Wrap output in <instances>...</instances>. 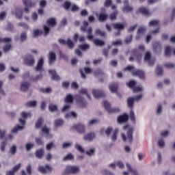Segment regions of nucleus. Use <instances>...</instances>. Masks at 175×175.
I'll return each instance as SVG.
<instances>
[{
    "label": "nucleus",
    "instance_id": "f257e3e1",
    "mask_svg": "<svg viewBox=\"0 0 175 175\" xmlns=\"http://www.w3.org/2000/svg\"><path fill=\"white\" fill-rule=\"evenodd\" d=\"M21 116L22 117V118L23 119H19V122L21 124V125H17L15 128H14L12 130V133H17V132L18 131H23L24 129V125H25V120H27V118H29L31 117H32V114L29 112H25V111H23L21 113Z\"/></svg>",
    "mask_w": 175,
    "mask_h": 175
},
{
    "label": "nucleus",
    "instance_id": "f03ea898",
    "mask_svg": "<svg viewBox=\"0 0 175 175\" xmlns=\"http://www.w3.org/2000/svg\"><path fill=\"white\" fill-rule=\"evenodd\" d=\"M123 129H128L126 135L124 133L121 134L123 142L132 144L133 142V127H129V126L126 125L123 127Z\"/></svg>",
    "mask_w": 175,
    "mask_h": 175
},
{
    "label": "nucleus",
    "instance_id": "7ed1b4c3",
    "mask_svg": "<svg viewBox=\"0 0 175 175\" xmlns=\"http://www.w3.org/2000/svg\"><path fill=\"white\" fill-rule=\"evenodd\" d=\"M135 103V98L133 97H130L127 99V106L131 109L129 118L131 120L132 122H136V118L135 117V112L133 111V105Z\"/></svg>",
    "mask_w": 175,
    "mask_h": 175
},
{
    "label": "nucleus",
    "instance_id": "20e7f679",
    "mask_svg": "<svg viewBox=\"0 0 175 175\" xmlns=\"http://www.w3.org/2000/svg\"><path fill=\"white\" fill-rule=\"evenodd\" d=\"M124 70L131 72L133 76H137L139 79H144L145 77L144 72L140 70H135L133 66H128L127 68H124Z\"/></svg>",
    "mask_w": 175,
    "mask_h": 175
},
{
    "label": "nucleus",
    "instance_id": "39448f33",
    "mask_svg": "<svg viewBox=\"0 0 175 175\" xmlns=\"http://www.w3.org/2000/svg\"><path fill=\"white\" fill-rule=\"evenodd\" d=\"M64 102L66 104L64 106L62 111H69V110H70L72 104L73 103V96L72 94H68L64 99Z\"/></svg>",
    "mask_w": 175,
    "mask_h": 175
},
{
    "label": "nucleus",
    "instance_id": "423d86ee",
    "mask_svg": "<svg viewBox=\"0 0 175 175\" xmlns=\"http://www.w3.org/2000/svg\"><path fill=\"white\" fill-rule=\"evenodd\" d=\"M87 27H88V22L84 21L83 26L81 27V31L82 32H88V40H92L94 39V36L92 35V28L88 27L87 29Z\"/></svg>",
    "mask_w": 175,
    "mask_h": 175
},
{
    "label": "nucleus",
    "instance_id": "0eeeda50",
    "mask_svg": "<svg viewBox=\"0 0 175 175\" xmlns=\"http://www.w3.org/2000/svg\"><path fill=\"white\" fill-rule=\"evenodd\" d=\"M80 173V168L78 166L68 165L66 167L65 174H77Z\"/></svg>",
    "mask_w": 175,
    "mask_h": 175
},
{
    "label": "nucleus",
    "instance_id": "6e6552de",
    "mask_svg": "<svg viewBox=\"0 0 175 175\" xmlns=\"http://www.w3.org/2000/svg\"><path fill=\"white\" fill-rule=\"evenodd\" d=\"M103 105L105 109L108 111V113H118V111H120V109L118 108H112L110 103L107 101H104Z\"/></svg>",
    "mask_w": 175,
    "mask_h": 175
},
{
    "label": "nucleus",
    "instance_id": "1a4fd4ad",
    "mask_svg": "<svg viewBox=\"0 0 175 175\" xmlns=\"http://www.w3.org/2000/svg\"><path fill=\"white\" fill-rule=\"evenodd\" d=\"M92 95L96 99H99V98H103L105 96V92L99 89H93Z\"/></svg>",
    "mask_w": 175,
    "mask_h": 175
},
{
    "label": "nucleus",
    "instance_id": "9d476101",
    "mask_svg": "<svg viewBox=\"0 0 175 175\" xmlns=\"http://www.w3.org/2000/svg\"><path fill=\"white\" fill-rule=\"evenodd\" d=\"M72 129H75L78 133L83 135V133H85V126L82 124H75L72 126Z\"/></svg>",
    "mask_w": 175,
    "mask_h": 175
},
{
    "label": "nucleus",
    "instance_id": "9b49d317",
    "mask_svg": "<svg viewBox=\"0 0 175 175\" xmlns=\"http://www.w3.org/2000/svg\"><path fill=\"white\" fill-rule=\"evenodd\" d=\"M145 61L148 63L149 66H152L155 64V59L151 57V52L148 51L145 55Z\"/></svg>",
    "mask_w": 175,
    "mask_h": 175
},
{
    "label": "nucleus",
    "instance_id": "f8f14e48",
    "mask_svg": "<svg viewBox=\"0 0 175 175\" xmlns=\"http://www.w3.org/2000/svg\"><path fill=\"white\" fill-rule=\"evenodd\" d=\"M25 65H27V66H32L35 64V59H33V56L31 55H28L24 59Z\"/></svg>",
    "mask_w": 175,
    "mask_h": 175
},
{
    "label": "nucleus",
    "instance_id": "ddd939ff",
    "mask_svg": "<svg viewBox=\"0 0 175 175\" xmlns=\"http://www.w3.org/2000/svg\"><path fill=\"white\" fill-rule=\"evenodd\" d=\"M12 14L15 16L16 18H18L19 20H21L23 17V10L20 8H16L12 11Z\"/></svg>",
    "mask_w": 175,
    "mask_h": 175
},
{
    "label": "nucleus",
    "instance_id": "4468645a",
    "mask_svg": "<svg viewBox=\"0 0 175 175\" xmlns=\"http://www.w3.org/2000/svg\"><path fill=\"white\" fill-rule=\"evenodd\" d=\"M152 47L156 54H161L162 53V45L159 42L153 43Z\"/></svg>",
    "mask_w": 175,
    "mask_h": 175
},
{
    "label": "nucleus",
    "instance_id": "2eb2a0df",
    "mask_svg": "<svg viewBox=\"0 0 175 175\" xmlns=\"http://www.w3.org/2000/svg\"><path fill=\"white\" fill-rule=\"evenodd\" d=\"M146 27H142L137 30V36L135 37L136 40H139L143 38V34L146 33Z\"/></svg>",
    "mask_w": 175,
    "mask_h": 175
},
{
    "label": "nucleus",
    "instance_id": "dca6fc26",
    "mask_svg": "<svg viewBox=\"0 0 175 175\" xmlns=\"http://www.w3.org/2000/svg\"><path fill=\"white\" fill-rule=\"evenodd\" d=\"M76 99L81 107H85V106H87V101L85 100V99H84V98H81L80 95H77Z\"/></svg>",
    "mask_w": 175,
    "mask_h": 175
},
{
    "label": "nucleus",
    "instance_id": "f3484780",
    "mask_svg": "<svg viewBox=\"0 0 175 175\" xmlns=\"http://www.w3.org/2000/svg\"><path fill=\"white\" fill-rule=\"evenodd\" d=\"M58 42L60 44H67L69 49H73V46H75V44H73V42H72L70 39H68L67 41H65V40L63 39H59Z\"/></svg>",
    "mask_w": 175,
    "mask_h": 175
},
{
    "label": "nucleus",
    "instance_id": "a211bd4d",
    "mask_svg": "<svg viewBox=\"0 0 175 175\" xmlns=\"http://www.w3.org/2000/svg\"><path fill=\"white\" fill-rule=\"evenodd\" d=\"M44 62V59H43V57H41L37 64V66L36 67V70L37 72H43V64Z\"/></svg>",
    "mask_w": 175,
    "mask_h": 175
},
{
    "label": "nucleus",
    "instance_id": "6ab92c4d",
    "mask_svg": "<svg viewBox=\"0 0 175 175\" xmlns=\"http://www.w3.org/2000/svg\"><path fill=\"white\" fill-rule=\"evenodd\" d=\"M111 7L114 12L109 15V18L110 20H116V18H117V14H118V11L116 10L117 6H116V5H111Z\"/></svg>",
    "mask_w": 175,
    "mask_h": 175
},
{
    "label": "nucleus",
    "instance_id": "aec40b11",
    "mask_svg": "<svg viewBox=\"0 0 175 175\" xmlns=\"http://www.w3.org/2000/svg\"><path fill=\"white\" fill-rule=\"evenodd\" d=\"M38 170L41 173L44 174L46 173H49V172H51V167H50V165L40 166L38 167Z\"/></svg>",
    "mask_w": 175,
    "mask_h": 175
},
{
    "label": "nucleus",
    "instance_id": "412c9836",
    "mask_svg": "<svg viewBox=\"0 0 175 175\" xmlns=\"http://www.w3.org/2000/svg\"><path fill=\"white\" fill-rule=\"evenodd\" d=\"M124 6L122 8V11L124 12L129 13V12H132V10H133V8L132 7L128 5L129 4L128 0H124Z\"/></svg>",
    "mask_w": 175,
    "mask_h": 175
},
{
    "label": "nucleus",
    "instance_id": "4be33fe9",
    "mask_svg": "<svg viewBox=\"0 0 175 175\" xmlns=\"http://www.w3.org/2000/svg\"><path fill=\"white\" fill-rule=\"evenodd\" d=\"M118 88V85L117 83H112V84L109 85V89L111 91V92H113V93L116 92V95H118V96H119V98H121V96H120L118 92H117Z\"/></svg>",
    "mask_w": 175,
    "mask_h": 175
},
{
    "label": "nucleus",
    "instance_id": "5701e85b",
    "mask_svg": "<svg viewBox=\"0 0 175 175\" xmlns=\"http://www.w3.org/2000/svg\"><path fill=\"white\" fill-rule=\"evenodd\" d=\"M42 132L45 135L46 139H51V137H53V135L50 134V129L47 128V126H44L42 129Z\"/></svg>",
    "mask_w": 175,
    "mask_h": 175
},
{
    "label": "nucleus",
    "instance_id": "b1692460",
    "mask_svg": "<svg viewBox=\"0 0 175 175\" xmlns=\"http://www.w3.org/2000/svg\"><path fill=\"white\" fill-rule=\"evenodd\" d=\"M95 137V133H90L83 136L84 140L86 142H92Z\"/></svg>",
    "mask_w": 175,
    "mask_h": 175
},
{
    "label": "nucleus",
    "instance_id": "393cba45",
    "mask_svg": "<svg viewBox=\"0 0 175 175\" xmlns=\"http://www.w3.org/2000/svg\"><path fill=\"white\" fill-rule=\"evenodd\" d=\"M126 166L128 169V172L129 173H131L133 175H139V173L137 172V171L136 170V169L132 167V166L131 165V164H129V163H126Z\"/></svg>",
    "mask_w": 175,
    "mask_h": 175
},
{
    "label": "nucleus",
    "instance_id": "a878e982",
    "mask_svg": "<svg viewBox=\"0 0 175 175\" xmlns=\"http://www.w3.org/2000/svg\"><path fill=\"white\" fill-rule=\"evenodd\" d=\"M55 59H57V56L54 52H50L49 56V65L54 64L55 62Z\"/></svg>",
    "mask_w": 175,
    "mask_h": 175
},
{
    "label": "nucleus",
    "instance_id": "bb28decb",
    "mask_svg": "<svg viewBox=\"0 0 175 175\" xmlns=\"http://www.w3.org/2000/svg\"><path fill=\"white\" fill-rule=\"evenodd\" d=\"M28 88H29V83L27 81H23L21 84V91L23 92H25V91H28Z\"/></svg>",
    "mask_w": 175,
    "mask_h": 175
},
{
    "label": "nucleus",
    "instance_id": "cd10ccee",
    "mask_svg": "<svg viewBox=\"0 0 175 175\" xmlns=\"http://www.w3.org/2000/svg\"><path fill=\"white\" fill-rule=\"evenodd\" d=\"M49 73L52 75V80H55L57 81L59 80V76L57 75V72H55V70H49Z\"/></svg>",
    "mask_w": 175,
    "mask_h": 175
},
{
    "label": "nucleus",
    "instance_id": "c85d7f7f",
    "mask_svg": "<svg viewBox=\"0 0 175 175\" xmlns=\"http://www.w3.org/2000/svg\"><path fill=\"white\" fill-rule=\"evenodd\" d=\"M139 13H142V14H144V16H149L150 11L146 7H141L138 10Z\"/></svg>",
    "mask_w": 175,
    "mask_h": 175
},
{
    "label": "nucleus",
    "instance_id": "c756f323",
    "mask_svg": "<svg viewBox=\"0 0 175 175\" xmlns=\"http://www.w3.org/2000/svg\"><path fill=\"white\" fill-rule=\"evenodd\" d=\"M128 121V115H122L118 118V122L122 124V122H126Z\"/></svg>",
    "mask_w": 175,
    "mask_h": 175
},
{
    "label": "nucleus",
    "instance_id": "7c9ffc66",
    "mask_svg": "<svg viewBox=\"0 0 175 175\" xmlns=\"http://www.w3.org/2000/svg\"><path fill=\"white\" fill-rule=\"evenodd\" d=\"M112 25L115 29H118V31H121V29L125 28V25L122 23H113Z\"/></svg>",
    "mask_w": 175,
    "mask_h": 175
},
{
    "label": "nucleus",
    "instance_id": "2f4dec72",
    "mask_svg": "<svg viewBox=\"0 0 175 175\" xmlns=\"http://www.w3.org/2000/svg\"><path fill=\"white\" fill-rule=\"evenodd\" d=\"M54 124H55V126L56 128H61V126H62V125H64V120L57 119L55 120Z\"/></svg>",
    "mask_w": 175,
    "mask_h": 175
},
{
    "label": "nucleus",
    "instance_id": "473e14b6",
    "mask_svg": "<svg viewBox=\"0 0 175 175\" xmlns=\"http://www.w3.org/2000/svg\"><path fill=\"white\" fill-rule=\"evenodd\" d=\"M23 2L26 8H32V6H35V3L32 2L31 0H23Z\"/></svg>",
    "mask_w": 175,
    "mask_h": 175
},
{
    "label": "nucleus",
    "instance_id": "72a5a7b5",
    "mask_svg": "<svg viewBox=\"0 0 175 175\" xmlns=\"http://www.w3.org/2000/svg\"><path fill=\"white\" fill-rule=\"evenodd\" d=\"M118 132H119L118 129H114V131L112 133V135L111 137L112 142H116V140H117V136H118Z\"/></svg>",
    "mask_w": 175,
    "mask_h": 175
},
{
    "label": "nucleus",
    "instance_id": "f704fd0d",
    "mask_svg": "<svg viewBox=\"0 0 175 175\" xmlns=\"http://www.w3.org/2000/svg\"><path fill=\"white\" fill-rule=\"evenodd\" d=\"M47 25L49 27H55L57 25V23H55V18H51L47 21Z\"/></svg>",
    "mask_w": 175,
    "mask_h": 175
},
{
    "label": "nucleus",
    "instance_id": "c9c22d12",
    "mask_svg": "<svg viewBox=\"0 0 175 175\" xmlns=\"http://www.w3.org/2000/svg\"><path fill=\"white\" fill-rule=\"evenodd\" d=\"M76 117H77L76 112H70L65 115V118H66V120H69L70 118H76Z\"/></svg>",
    "mask_w": 175,
    "mask_h": 175
},
{
    "label": "nucleus",
    "instance_id": "e433bc0d",
    "mask_svg": "<svg viewBox=\"0 0 175 175\" xmlns=\"http://www.w3.org/2000/svg\"><path fill=\"white\" fill-rule=\"evenodd\" d=\"M12 39L9 42H4L5 43H7L6 45L3 47V50L4 53H8L10 49H12V45H10V42Z\"/></svg>",
    "mask_w": 175,
    "mask_h": 175
},
{
    "label": "nucleus",
    "instance_id": "4c0bfd02",
    "mask_svg": "<svg viewBox=\"0 0 175 175\" xmlns=\"http://www.w3.org/2000/svg\"><path fill=\"white\" fill-rule=\"evenodd\" d=\"M165 57H170L172 55V48L170 46L165 47Z\"/></svg>",
    "mask_w": 175,
    "mask_h": 175
},
{
    "label": "nucleus",
    "instance_id": "58836bf2",
    "mask_svg": "<svg viewBox=\"0 0 175 175\" xmlns=\"http://www.w3.org/2000/svg\"><path fill=\"white\" fill-rule=\"evenodd\" d=\"M44 154V152L43 151V149H39L36 152V157L37 158L40 159L42 158V157H43Z\"/></svg>",
    "mask_w": 175,
    "mask_h": 175
},
{
    "label": "nucleus",
    "instance_id": "ea45409f",
    "mask_svg": "<svg viewBox=\"0 0 175 175\" xmlns=\"http://www.w3.org/2000/svg\"><path fill=\"white\" fill-rule=\"evenodd\" d=\"M149 27H159V21L153 20L149 22Z\"/></svg>",
    "mask_w": 175,
    "mask_h": 175
},
{
    "label": "nucleus",
    "instance_id": "a19ab883",
    "mask_svg": "<svg viewBox=\"0 0 175 175\" xmlns=\"http://www.w3.org/2000/svg\"><path fill=\"white\" fill-rule=\"evenodd\" d=\"M157 144L160 148H165V139L161 138L158 140Z\"/></svg>",
    "mask_w": 175,
    "mask_h": 175
},
{
    "label": "nucleus",
    "instance_id": "79ce46f5",
    "mask_svg": "<svg viewBox=\"0 0 175 175\" xmlns=\"http://www.w3.org/2000/svg\"><path fill=\"white\" fill-rule=\"evenodd\" d=\"M133 92H141L143 91V86L142 85H135L133 88Z\"/></svg>",
    "mask_w": 175,
    "mask_h": 175
},
{
    "label": "nucleus",
    "instance_id": "37998d69",
    "mask_svg": "<svg viewBox=\"0 0 175 175\" xmlns=\"http://www.w3.org/2000/svg\"><path fill=\"white\" fill-rule=\"evenodd\" d=\"M93 42L96 46H103L105 44V42L99 39L93 40Z\"/></svg>",
    "mask_w": 175,
    "mask_h": 175
},
{
    "label": "nucleus",
    "instance_id": "c03bdc74",
    "mask_svg": "<svg viewBox=\"0 0 175 175\" xmlns=\"http://www.w3.org/2000/svg\"><path fill=\"white\" fill-rule=\"evenodd\" d=\"M75 148H76V150H77V151H79L81 153H83L85 152L84 148H83V146H81V145L79 144H75Z\"/></svg>",
    "mask_w": 175,
    "mask_h": 175
},
{
    "label": "nucleus",
    "instance_id": "a18cd8bd",
    "mask_svg": "<svg viewBox=\"0 0 175 175\" xmlns=\"http://www.w3.org/2000/svg\"><path fill=\"white\" fill-rule=\"evenodd\" d=\"M163 73V70L162 69V67L158 66L156 69V74L157 76H162Z\"/></svg>",
    "mask_w": 175,
    "mask_h": 175
},
{
    "label": "nucleus",
    "instance_id": "49530a36",
    "mask_svg": "<svg viewBox=\"0 0 175 175\" xmlns=\"http://www.w3.org/2000/svg\"><path fill=\"white\" fill-rule=\"evenodd\" d=\"M95 154V148H91L89 150L86 151V154L88 155V157H92Z\"/></svg>",
    "mask_w": 175,
    "mask_h": 175
},
{
    "label": "nucleus",
    "instance_id": "de8ad7c7",
    "mask_svg": "<svg viewBox=\"0 0 175 175\" xmlns=\"http://www.w3.org/2000/svg\"><path fill=\"white\" fill-rule=\"evenodd\" d=\"M42 124H43V118H40L36 123V129H39L42 126Z\"/></svg>",
    "mask_w": 175,
    "mask_h": 175
},
{
    "label": "nucleus",
    "instance_id": "09e8293b",
    "mask_svg": "<svg viewBox=\"0 0 175 175\" xmlns=\"http://www.w3.org/2000/svg\"><path fill=\"white\" fill-rule=\"evenodd\" d=\"M79 94H85V95L88 96V99H91V96L88 94V91L86 88H82L79 91Z\"/></svg>",
    "mask_w": 175,
    "mask_h": 175
},
{
    "label": "nucleus",
    "instance_id": "8fccbe9b",
    "mask_svg": "<svg viewBox=\"0 0 175 175\" xmlns=\"http://www.w3.org/2000/svg\"><path fill=\"white\" fill-rule=\"evenodd\" d=\"M162 111H163V107L162 105H159L157 106V110H156V114L157 116H161V114H162Z\"/></svg>",
    "mask_w": 175,
    "mask_h": 175
},
{
    "label": "nucleus",
    "instance_id": "3c124183",
    "mask_svg": "<svg viewBox=\"0 0 175 175\" xmlns=\"http://www.w3.org/2000/svg\"><path fill=\"white\" fill-rule=\"evenodd\" d=\"M95 33L96 35H100V36H105L106 35L105 31H103L99 29H96Z\"/></svg>",
    "mask_w": 175,
    "mask_h": 175
},
{
    "label": "nucleus",
    "instance_id": "603ef678",
    "mask_svg": "<svg viewBox=\"0 0 175 175\" xmlns=\"http://www.w3.org/2000/svg\"><path fill=\"white\" fill-rule=\"evenodd\" d=\"M49 109L51 111H55L57 109H58V107L55 105L50 104L49 106Z\"/></svg>",
    "mask_w": 175,
    "mask_h": 175
},
{
    "label": "nucleus",
    "instance_id": "864d4df0",
    "mask_svg": "<svg viewBox=\"0 0 175 175\" xmlns=\"http://www.w3.org/2000/svg\"><path fill=\"white\" fill-rule=\"evenodd\" d=\"M79 48L81 50H87L90 49V44H81L79 46Z\"/></svg>",
    "mask_w": 175,
    "mask_h": 175
},
{
    "label": "nucleus",
    "instance_id": "5fc2aeb1",
    "mask_svg": "<svg viewBox=\"0 0 175 175\" xmlns=\"http://www.w3.org/2000/svg\"><path fill=\"white\" fill-rule=\"evenodd\" d=\"M169 135H170V131H163L161 133V136H162L163 137H167Z\"/></svg>",
    "mask_w": 175,
    "mask_h": 175
},
{
    "label": "nucleus",
    "instance_id": "6e6d98bb",
    "mask_svg": "<svg viewBox=\"0 0 175 175\" xmlns=\"http://www.w3.org/2000/svg\"><path fill=\"white\" fill-rule=\"evenodd\" d=\"M27 107H35L36 106V101H30L26 103Z\"/></svg>",
    "mask_w": 175,
    "mask_h": 175
},
{
    "label": "nucleus",
    "instance_id": "4d7b16f0",
    "mask_svg": "<svg viewBox=\"0 0 175 175\" xmlns=\"http://www.w3.org/2000/svg\"><path fill=\"white\" fill-rule=\"evenodd\" d=\"M74 157L72 154H67L64 159L63 161H72Z\"/></svg>",
    "mask_w": 175,
    "mask_h": 175
},
{
    "label": "nucleus",
    "instance_id": "13d9d810",
    "mask_svg": "<svg viewBox=\"0 0 175 175\" xmlns=\"http://www.w3.org/2000/svg\"><path fill=\"white\" fill-rule=\"evenodd\" d=\"M107 18V14H100L98 16V20L100 21H105V20H106Z\"/></svg>",
    "mask_w": 175,
    "mask_h": 175
},
{
    "label": "nucleus",
    "instance_id": "bf43d9fd",
    "mask_svg": "<svg viewBox=\"0 0 175 175\" xmlns=\"http://www.w3.org/2000/svg\"><path fill=\"white\" fill-rule=\"evenodd\" d=\"M17 150V146L16 145H12L10 148V153L14 155L16 154V151Z\"/></svg>",
    "mask_w": 175,
    "mask_h": 175
},
{
    "label": "nucleus",
    "instance_id": "052dcab7",
    "mask_svg": "<svg viewBox=\"0 0 175 175\" xmlns=\"http://www.w3.org/2000/svg\"><path fill=\"white\" fill-rule=\"evenodd\" d=\"M116 166H118L119 169H124V163L121 161L116 162Z\"/></svg>",
    "mask_w": 175,
    "mask_h": 175
},
{
    "label": "nucleus",
    "instance_id": "680f3d73",
    "mask_svg": "<svg viewBox=\"0 0 175 175\" xmlns=\"http://www.w3.org/2000/svg\"><path fill=\"white\" fill-rule=\"evenodd\" d=\"M40 91L41 92H44L45 94H49V92H51V88H41Z\"/></svg>",
    "mask_w": 175,
    "mask_h": 175
},
{
    "label": "nucleus",
    "instance_id": "e2e57ef3",
    "mask_svg": "<svg viewBox=\"0 0 175 175\" xmlns=\"http://www.w3.org/2000/svg\"><path fill=\"white\" fill-rule=\"evenodd\" d=\"M21 42H25V40H27V33L23 32L21 33Z\"/></svg>",
    "mask_w": 175,
    "mask_h": 175
},
{
    "label": "nucleus",
    "instance_id": "0e129e2a",
    "mask_svg": "<svg viewBox=\"0 0 175 175\" xmlns=\"http://www.w3.org/2000/svg\"><path fill=\"white\" fill-rule=\"evenodd\" d=\"M98 122H99V120H98V119H92L89 122V125H96V124H98Z\"/></svg>",
    "mask_w": 175,
    "mask_h": 175
},
{
    "label": "nucleus",
    "instance_id": "69168bd1",
    "mask_svg": "<svg viewBox=\"0 0 175 175\" xmlns=\"http://www.w3.org/2000/svg\"><path fill=\"white\" fill-rule=\"evenodd\" d=\"M127 85L128 87H129V88H133V87L136 85V81H131L129 83H127Z\"/></svg>",
    "mask_w": 175,
    "mask_h": 175
},
{
    "label": "nucleus",
    "instance_id": "338daca9",
    "mask_svg": "<svg viewBox=\"0 0 175 175\" xmlns=\"http://www.w3.org/2000/svg\"><path fill=\"white\" fill-rule=\"evenodd\" d=\"M70 9H71L72 12H77V10H79V6L73 4V5H71Z\"/></svg>",
    "mask_w": 175,
    "mask_h": 175
},
{
    "label": "nucleus",
    "instance_id": "774afa93",
    "mask_svg": "<svg viewBox=\"0 0 175 175\" xmlns=\"http://www.w3.org/2000/svg\"><path fill=\"white\" fill-rule=\"evenodd\" d=\"M20 167H21V163H18V165H15L12 171L14 172V173H16L17 170H19Z\"/></svg>",
    "mask_w": 175,
    "mask_h": 175
}]
</instances>
